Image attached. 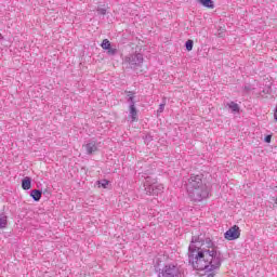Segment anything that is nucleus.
<instances>
[{
    "instance_id": "obj_1",
    "label": "nucleus",
    "mask_w": 277,
    "mask_h": 277,
    "mask_svg": "<svg viewBox=\"0 0 277 277\" xmlns=\"http://www.w3.org/2000/svg\"><path fill=\"white\" fill-rule=\"evenodd\" d=\"M223 261L222 251L213 239L205 234L192 237L188 247V263L193 269L205 272L207 277H215Z\"/></svg>"
},
{
    "instance_id": "obj_2",
    "label": "nucleus",
    "mask_w": 277,
    "mask_h": 277,
    "mask_svg": "<svg viewBox=\"0 0 277 277\" xmlns=\"http://www.w3.org/2000/svg\"><path fill=\"white\" fill-rule=\"evenodd\" d=\"M158 277H185V274L177 263L171 262L159 268Z\"/></svg>"
},
{
    "instance_id": "obj_3",
    "label": "nucleus",
    "mask_w": 277,
    "mask_h": 277,
    "mask_svg": "<svg viewBox=\"0 0 277 277\" xmlns=\"http://www.w3.org/2000/svg\"><path fill=\"white\" fill-rule=\"evenodd\" d=\"M190 200L194 202H202L206 198H209V188L206 186H199L195 188L186 189Z\"/></svg>"
},
{
    "instance_id": "obj_4",
    "label": "nucleus",
    "mask_w": 277,
    "mask_h": 277,
    "mask_svg": "<svg viewBox=\"0 0 277 277\" xmlns=\"http://www.w3.org/2000/svg\"><path fill=\"white\" fill-rule=\"evenodd\" d=\"M124 64H127V68L137 70L144 64V55L142 53L129 54L124 57Z\"/></svg>"
},
{
    "instance_id": "obj_5",
    "label": "nucleus",
    "mask_w": 277,
    "mask_h": 277,
    "mask_svg": "<svg viewBox=\"0 0 277 277\" xmlns=\"http://www.w3.org/2000/svg\"><path fill=\"white\" fill-rule=\"evenodd\" d=\"M207 184L205 183L203 174H193L186 182V189H194L197 187H205Z\"/></svg>"
},
{
    "instance_id": "obj_6",
    "label": "nucleus",
    "mask_w": 277,
    "mask_h": 277,
    "mask_svg": "<svg viewBox=\"0 0 277 277\" xmlns=\"http://www.w3.org/2000/svg\"><path fill=\"white\" fill-rule=\"evenodd\" d=\"M145 187V194L147 196H159L160 194H163V184H157V183H148V181L144 184Z\"/></svg>"
},
{
    "instance_id": "obj_7",
    "label": "nucleus",
    "mask_w": 277,
    "mask_h": 277,
    "mask_svg": "<svg viewBox=\"0 0 277 277\" xmlns=\"http://www.w3.org/2000/svg\"><path fill=\"white\" fill-rule=\"evenodd\" d=\"M224 237L227 241H235V239L241 237V229L237 225H234L224 234Z\"/></svg>"
},
{
    "instance_id": "obj_8",
    "label": "nucleus",
    "mask_w": 277,
    "mask_h": 277,
    "mask_svg": "<svg viewBox=\"0 0 277 277\" xmlns=\"http://www.w3.org/2000/svg\"><path fill=\"white\" fill-rule=\"evenodd\" d=\"M87 155H93V153H96L98 150V147L96 146V141H90L84 145Z\"/></svg>"
},
{
    "instance_id": "obj_9",
    "label": "nucleus",
    "mask_w": 277,
    "mask_h": 277,
    "mask_svg": "<svg viewBox=\"0 0 277 277\" xmlns=\"http://www.w3.org/2000/svg\"><path fill=\"white\" fill-rule=\"evenodd\" d=\"M126 94H127V101L131 106L135 107V92L133 91H126Z\"/></svg>"
},
{
    "instance_id": "obj_10",
    "label": "nucleus",
    "mask_w": 277,
    "mask_h": 277,
    "mask_svg": "<svg viewBox=\"0 0 277 277\" xmlns=\"http://www.w3.org/2000/svg\"><path fill=\"white\" fill-rule=\"evenodd\" d=\"M197 3H200L203 8H208V10L215 8L213 0H197Z\"/></svg>"
},
{
    "instance_id": "obj_11",
    "label": "nucleus",
    "mask_w": 277,
    "mask_h": 277,
    "mask_svg": "<svg viewBox=\"0 0 277 277\" xmlns=\"http://www.w3.org/2000/svg\"><path fill=\"white\" fill-rule=\"evenodd\" d=\"M22 188L27 192L31 189V177L26 176L22 180Z\"/></svg>"
},
{
    "instance_id": "obj_12",
    "label": "nucleus",
    "mask_w": 277,
    "mask_h": 277,
    "mask_svg": "<svg viewBox=\"0 0 277 277\" xmlns=\"http://www.w3.org/2000/svg\"><path fill=\"white\" fill-rule=\"evenodd\" d=\"M30 196L32 197V200H35V202H40V199L42 198V190L32 189L30 192Z\"/></svg>"
},
{
    "instance_id": "obj_13",
    "label": "nucleus",
    "mask_w": 277,
    "mask_h": 277,
    "mask_svg": "<svg viewBox=\"0 0 277 277\" xmlns=\"http://www.w3.org/2000/svg\"><path fill=\"white\" fill-rule=\"evenodd\" d=\"M129 110H130V117L132 119V122H135V120H137V108H135V106H129Z\"/></svg>"
},
{
    "instance_id": "obj_14",
    "label": "nucleus",
    "mask_w": 277,
    "mask_h": 277,
    "mask_svg": "<svg viewBox=\"0 0 277 277\" xmlns=\"http://www.w3.org/2000/svg\"><path fill=\"white\" fill-rule=\"evenodd\" d=\"M227 106L233 111V114H239V104H237L235 102H230L227 104Z\"/></svg>"
},
{
    "instance_id": "obj_15",
    "label": "nucleus",
    "mask_w": 277,
    "mask_h": 277,
    "mask_svg": "<svg viewBox=\"0 0 277 277\" xmlns=\"http://www.w3.org/2000/svg\"><path fill=\"white\" fill-rule=\"evenodd\" d=\"M8 227V215H4L3 213L0 214V228H6Z\"/></svg>"
},
{
    "instance_id": "obj_16",
    "label": "nucleus",
    "mask_w": 277,
    "mask_h": 277,
    "mask_svg": "<svg viewBox=\"0 0 277 277\" xmlns=\"http://www.w3.org/2000/svg\"><path fill=\"white\" fill-rule=\"evenodd\" d=\"M102 49H104V51H107V49H109L111 47V42L109 41V39H104L101 43Z\"/></svg>"
},
{
    "instance_id": "obj_17",
    "label": "nucleus",
    "mask_w": 277,
    "mask_h": 277,
    "mask_svg": "<svg viewBox=\"0 0 277 277\" xmlns=\"http://www.w3.org/2000/svg\"><path fill=\"white\" fill-rule=\"evenodd\" d=\"M106 51H107V55H109L110 57H114V55H118V49L111 45Z\"/></svg>"
},
{
    "instance_id": "obj_18",
    "label": "nucleus",
    "mask_w": 277,
    "mask_h": 277,
    "mask_svg": "<svg viewBox=\"0 0 277 277\" xmlns=\"http://www.w3.org/2000/svg\"><path fill=\"white\" fill-rule=\"evenodd\" d=\"M185 49H186V51H192V50L194 49V40L188 39V40L185 42Z\"/></svg>"
},
{
    "instance_id": "obj_19",
    "label": "nucleus",
    "mask_w": 277,
    "mask_h": 277,
    "mask_svg": "<svg viewBox=\"0 0 277 277\" xmlns=\"http://www.w3.org/2000/svg\"><path fill=\"white\" fill-rule=\"evenodd\" d=\"M97 185L98 187H103L104 189H107V185H109V181L107 180L97 181Z\"/></svg>"
},
{
    "instance_id": "obj_20",
    "label": "nucleus",
    "mask_w": 277,
    "mask_h": 277,
    "mask_svg": "<svg viewBox=\"0 0 277 277\" xmlns=\"http://www.w3.org/2000/svg\"><path fill=\"white\" fill-rule=\"evenodd\" d=\"M97 14H100L101 16H105V14H107V9H103V8L98 6Z\"/></svg>"
},
{
    "instance_id": "obj_21",
    "label": "nucleus",
    "mask_w": 277,
    "mask_h": 277,
    "mask_svg": "<svg viewBox=\"0 0 277 277\" xmlns=\"http://www.w3.org/2000/svg\"><path fill=\"white\" fill-rule=\"evenodd\" d=\"M243 90H245V92H252V90H254V88L252 87V84H245Z\"/></svg>"
},
{
    "instance_id": "obj_22",
    "label": "nucleus",
    "mask_w": 277,
    "mask_h": 277,
    "mask_svg": "<svg viewBox=\"0 0 277 277\" xmlns=\"http://www.w3.org/2000/svg\"><path fill=\"white\" fill-rule=\"evenodd\" d=\"M163 109H166V104H160L157 114H163Z\"/></svg>"
},
{
    "instance_id": "obj_23",
    "label": "nucleus",
    "mask_w": 277,
    "mask_h": 277,
    "mask_svg": "<svg viewBox=\"0 0 277 277\" xmlns=\"http://www.w3.org/2000/svg\"><path fill=\"white\" fill-rule=\"evenodd\" d=\"M264 142H265L266 144H271V143H272V134L266 135V136L264 137Z\"/></svg>"
},
{
    "instance_id": "obj_24",
    "label": "nucleus",
    "mask_w": 277,
    "mask_h": 277,
    "mask_svg": "<svg viewBox=\"0 0 277 277\" xmlns=\"http://www.w3.org/2000/svg\"><path fill=\"white\" fill-rule=\"evenodd\" d=\"M145 142H153V135L150 134L145 135Z\"/></svg>"
},
{
    "instance_id": "obj_25",
    "label": "nucleus",
    "mask_w": 277,
    "mask_h": 277,
    "mask_svg": "<svg viewBox=\"0 0 277 277\" xmlns=\"http://www.w3.org/2000/svg\"><path fill=\"white\" fill-rule=\"evenodd\" d=\"M42 194H43V196H47V194H49V190H48V189H44V190L42 192Z\"/></svg>"
},
{
    "instance_id": "obj_26",
    "label": "nucleus",
    "mask_w": 277,
    "mask_h": 277,
    "mask_svg": "<svg viewBox=\"0 0 277 277\" xmlns=\"http://www.w3.org/2000/svg\"><path fill=\"white\" fill-rule=\"evenodd\" d=\"M0 40H3V35L2 34H0Z\"/></svg>"
}]
</instances>
